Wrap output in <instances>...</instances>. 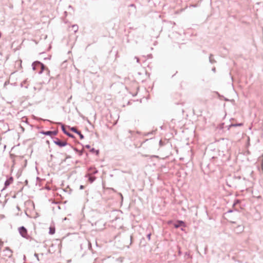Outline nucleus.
<instances>
[{
	"mask_svg": "<svg viewBox=\"0 0 263 263\" xmlns=\"http://www.w3.org/2000/svg\"><path fill=\"white\" fill-rule=\"evenodd\" d=\"M44 121H48V122H50V123H53L52 121H50L49 120H47V119H46V120H44Z\"/></svg>",
	"mask_w": 263,
	"mask_h": 263,
	"instance_id": "72a5a7b5",
	"label": "nucleus"
},
{
	"mask_svg": "<svg viewBox=\"0 0 263 263\" xmlns=\"http://www.w3.org/2000/svg\"><path fill=\"white\" fill-rule=\"evenodd\" d=\"M181 230L182 231H183V229L182 228H181Z\"/></svg>",
	"mask_w": 263,
	"mask_h": 263,
	"instance_id": "c03bdc74",
	"label": "nucleus"
},
{
	"mask_svg": "<svg viewBox=\"0 0 263 263\" xmlns=\"http://www.w3.org/2000/svg\"><path fill=\"white\" fill-rule=\"evenodd\" d=\"M1 196V195L0 194V197Z\"/></svg>",
	"mask_w": 263,
	"mask_h": 263,
	"instance_id": "de8ad7c7",
	"label": "nucleus"
},
{
	"mask_svg": "<svg viewBox=\"0 0 263 263\" xmlns=\"http://www.w3.org/2000/svg\"><path fill=\"white\" fill-rule=\"evenodd\" d=\"M99 221L97 222H95V224L96 225L97 223H98Z\"/></svg>",
	"mask_w": 263,
	"mask_h": 263,
	"instance_id": "79ce46f5",
	"label": "nucleus"
},
{
	"mask_svg": "<svg viewBox=\"0 0 263 263\" xmlns=\"http://www.w3.org/2000/svg\"><path fill=\"white\" fill-rule=\"evenodd\" d=\"M70 147H71V148H72V149H73L75 152H76L78 153V152H79V151L78 149H77V148L74 147H73V146H70Z\"/></svg>",
	"mask_w": 263,
	"mask_h": 263,
	"instance_id": "4be33fe9",
	"label": "nucleus"
},
{
	"mask_svg": "<svg viewBox=\"0 0 263 263\" xmlns=\"http://www.w3.org/2000/svg\"><path fill=\"white\" fill-rule=\"evenodd\" d=\"M70 130L73 133L78 134L79 136L80 139L82 140L84 138V135L81 133L80 131L78 130L76 127H71Z\"/></svg>",
	"mask_w": 263,
	"mask_h": 263,
	"instance_id": "39448f33",
	"label": "nucleus"
},
{
	"mask_svg": "<svg viewBox=\"0 0 263 263\" xmlns=\"http://www.w3.org/2000/svg\"><path fill=\"white\" fill-rule=\"evenodd\" d=\"M223 125H224V123H222L221 125H220V128H222L223 127Z\"/></svg>",
	"mask_w": 263,
	"mask_h": 263,
	"instance_id": "473e14b6",
	"label": "nucleus"
},
{
	"mask_svg": "<svg viewBox=\"0 0 263 263\" xmlns=\"http://www.w3.org/2000/svg\"><path fill=\"white\" fill-rule=\"evenodd\" d=\"M156 130H153L150 132L144 133L143 135L144 136H150L152 135H155L156 133Z\"/></svg>",
	"mask_w": 263,
	"mask_h": 263,
	"instance_id": "f8f14e48",
	"label": "nucleus"
},
{
	"mask_svg": "<svg viewBox=\"0 0 263 263\" xmlns=\"http://www.w3.org/2000/svg\"><path fill=\"white\" fill-rule=\"evenodd\" d=\"M90 152L92 153H95L96 155H98L99 154V150H96L94 148H91L90 149Z\"/></svg>",
	"mask_w": 263,
	"mask_h": 263,
	"instance_id": "2eb2a0df",
	"label": "nucleus"
},
{
	"mask_svg": "<svg viewBox=\"0 0 263 263\" xmlns=\"http://www.w3.org/2000/svg\"><path fill=\"white\" fill-rule=\"evenodd\" d=\"M6 252V256L10 257L12 256V251L8 247H7L4 250Z\"/></svg>",
	"mask_w": 263,
	"mask_h": 263,
	"instance_id": "1a4fd4ad",
	"label": "nucleus"
},
{
	"mask_svg": "<svg viewBox=\"0 0 263 263\" xmlns=\"http://www.w3.org/2000/svg\"><path fill=\"white\" fill-rule=\"evenodd\" d=\"M130 244L131 245L132 244V236H130Z\"/></svg>",
	"mask_w": 263,
	"mask_h": 263,
	"instance_id": "2f4dec72",
	"label": "nucleus"
},
{
	"mask_svg": "<svg viewBox=\"0 0 263 263\" xmlns=\"http://www.w3.org/2000/svg\"><path fill=\"white\" fill-rule=\"evenodd\" d=\"M83 189H84V186L83 185H81L80 186V190H83Z\"/></svg>",
	"mask_w": 263,
	"mask_h": 263,
	"instance_id": "c85d7f7f",
	"label": "nucleus"
},
{
	"mask_svg": "<svg viewBox=\"0 0 263 263\" xmlns=\"http://www.w3.org/2000/svg\"><path fill=\"white\" fill-rule=\"evenodd\" d=\"M58 133V130H53V131H51V130H48V131H42L41 132V134L44 135H46V136H50L52 139H53L54 138H53L52 137V136H56Z\"/></svg>",
	"mask_w": 263,
	"mask_h": 263,
	"instance_id": "20e7f679",
	"label": "nucleus"
},
{
	"mask_svg": "<svg viewBox=\"0 0 263 263\" xmlns=\"http://www.w3.org/2000/svg\"><path fill=\"white\" fill-rule=\"evenodd\" d=\"M55 228H51L50 227L49 228V233L51 235H53L55 233Z\"/></svg>",
	"mask_w": 263,
	"mask_h": 263,
	"instance_id": "f3484780",
	"label": "nucleus"
},
{
	"mask_svg": "<svg viewBox=\"0 0 263 263\" xmlns=\"http://www.w3.org/2000/svg\"><path fill=\"white\" fill-rule=\"evenodd\" d=\"M132 132V130H129V133H131Z\"/></svg>",
	"mask_w": 263,
	"mask_h": 263,
	"instance_id": "ea45409f",
	"label": "nucleus"
},
{
	"mask_svg": "<svg viewBox=\"0 0 263 263\" xmlns=\"http://www.w3.org/2000/svg\"><path fill=\"white\" fill-rule=\"evenodd\" d=\"M174 227L176 228H179L182 227H185L184 222L182 220H178L175 224Z\"/></svg>",
	"mask_w": 263,
	"mask_h": 263,
	"instance_id": "0eeeda50",
	"label": "nucleus"
},
{
	"mask_svg": "<svg viewBox=\"0 0 263 263\" xmlns=\"http://www.w3.org/2000/svg\"><path fill=\"white\" fill-rule=\"evenodd\" d=\"M233 210H229L227 212V213H232V212H233Z\"/></svg>",
	"mask_w": 263,
	"mask_h": 263,
	"instance_id": "7c9ffc66",
	"label": "nucleus"
},
{
	"mask_svg": "<svg viewBox=\"0 0 263 263\" xmlns=\"http://www.w3.org/2000/svg\"><path fill=\"white\" fill-rule=\"evenodd\" d=\"M178 253H179V254H180V255L181 254V251H179V252H178Z\"/></svg>",
	"mask_w": 263,
	"mask_h": 263,
	"instance_id": "e433bc0d",
	"label": "nucleus"
},
{
	"mask_svg": "<svg viewBox=\"0 0 263 263\" xmlns=\"http://www.w3.org/2000/svg\"><path fill=\"white\" fill-rule=\"evenodd\" d=\"M83 152H84L83 149L79 151L78 153H79V156H82L83 155Z\"/></svg>",
	"mask_w": 263,
	"mask_h": 263,
	"instance_id": "aec40b11",
	"label": "nucleus"
},
{
	"mask_svg": "<svg viewBox=\"0 0 263 263\" xmlns=\"http://www.w3.org/2000/svg\"><path fill=\"white\" fill-rule=\"evenodd\" d=\"M151 233H148V234H147L146 237L148 238V240H149L151 239Z\"/></svg>",
	"mask_w": 263,
	"mask_h": 263,
	"instance_id": "5701e85b",
	"label": "nucleus"
},
{
	"mask_svg": "<svg viewBox=\"0 0 263 263\" xmlns=\"http://www.w3.org/2000/svg\"><path fill=\"white\" fill-rule=\"evenodd\" d=\"M135 58L136 59L137 62L139 63V59L138 57H135Z\"/></svg>",
	"mask_w": 263,
	"mask_h": 263,
	"instance_id": "c756f323",
	"label": "nucleus"
},
{
	"mask_svg": "<svg viewBox=\"0 0 263 263\" xmlns=\"http://www.w3.org/2000/svg\"><path fill=\"white\" fill-rule=\"evenodd\" d=\"M18 232L22 237H23V238H26V239H28L29 236L28 235L27 230L25 227H24V226L20 227L18 228Z\"/></svg>",
	"mask_w": 263,
	"mask_h": 263,
	"instance_id": "f03ea898",
	"label": "nucleus"
},
{
	"mask_svg": "<svg viewBox=\"0 0 263 263\" xmlns=\"http://www.w3.org/2000/svg\"><path fill=\"white\" fill-rule=\"evenodd\" d=\"M34 255V256H35V257H36V258H37V260H39V258L38 254H36V253H35Z\"/></svg>",
	"mask_w": 263,
	"mask_h": 263,
	"instance_id": "a878e982",
	"label": "nucleus"
},
{
	"mask_svg": "<svg viewBox=\"0 0 263 263\" xmlns=\"http://www.w3.org/2000/svg\"><path fill=\"white\" fill-rule=\"evenodd\" d=\"M225 100H226V101H228V99H226H226H225Z\"/></svg>",
	"mask_w": 263,
	"mask_h": 263,
	"instance_id": "37998d69",
	"label": "nucleus"
},
{
	"mask_svg": "<svg viewBox=\"0 0 263 263\" xmlns=\"http://www.w3.org/2000/svg\"><path fill=\"white\" fill-rule=\"evenodd\" d=\"M88 122L89 124H90V122H89V120H88Z\"/></svg>",
	"mask_w": 263,
	"mask_h": 263,
	"instance_id": "49530a36",
	"label": "nucleus"
},
{
	"mask_svg": "<svg viewBox=\"0 0 263 263\" xmlns=\"http://www.w3.org/2000/svg\"><path fill=\"white\" fill-rule=\"evenodd\" d=\"M37 67H40L41 69L39 71V74H41L44 71L45 65L40 61H34L32 64V67L33 70H35Z\"/></svg>",
	"mask_w": 263,
	"mask_h": 263,
	"instance_id": "f257e3e1",
	"label": "nucleus"
},
{
	"mask_svg": "<svg viewBox=\"0 0 263 263\" xmlns=\"http://www.w3.org/2000/svg\"><path fill=\"white\" fill-rule=\"evenodd\" d=\"M159 142H160V144H161V140H160Z\"/></svg>",
	"mask_w": 263,
	"mask_h": 263,
	"instance_id": "a19ab883",
	"label": "nucleus"
},
{
	"mask_svg": "<svg viewBox=\"0 0 263 263\" xmlns=\"http://www.w3.org/2000/svg\"><path fill=\"white\" fill-rule=\"evenodd\" d=\"M3 245V242L0 240V248L2 247V246Z\"/></svg>",
	"mask_w": 263,
	"mask_h": 263,
	"instance_id": "cd10ccee",
	"label": "nucleus"
},
{
	"mask_svg": "<svg viewBox=\"0 0 263 263\" xmlns=\"http://www.w3.org/2000/svg\"><path fill=\"white\" fill-rule=\"evenodd\" d=\"M240 202L239 200H236L235 201L234 203H233V206H235L236 204L239 203Z\"/></svg>",
	"mask_w": 263,
	"mask_h": 263,
	"instance_id": "412c9836",
	"label": "nucleus"
},
{
	"mask_svg": "<svg viewBox=\"0 0 263 263\" xmlns=\"http://www.w3.org/2000/svg\"><path fill=\"white\" fill-rule=\"evenodd\" d=\"M88 171L90 172L91 175H95L98 173V171L95 167H90L88 168Z\"/></svg>",
	"mask_w": 263,
	"mask_h": 263,
	"instance_id": "9d476101",
	"label": "nucleus"
},
{
	"mask_svg": "<svg viewBox=\"0 0 263 263\" xmlns=\"http://www.w3.org/2000/svg\"><path fill=\"white\" fill-rule=\"evenodd\" d=\"M244 230V227L242 225H238L234 228V231L237 233H241Z\"/></svg>",
	"mask_w": 263,
	"mask_h": 263,
	"instance_id": "423d86ee",
	"label": "nucleus"
},
{
	"mask_svg": "<svg viewBox=\"0 0 263 263\" xmlns=\"http://www.w3.org/2000/svg\"><path fill=\"white\" fill-rule=\"evenodd\" d=\"M231 127H233V126H231V124L228 126H227L226 127L227 128V129L228 130H229L230 128Z\"/></svg>",
	"mask_w": 263,
	"mask_h": 263,
	"instance_id": "393cba45",
	"label": "nucleus"
},
{
	"mask_svg": "<svg viewBox=\"0 0 263 263\" xmlns=\"http://www.w3.org/2000/svg\"><path fill=\"white\" fill-rule=\"evenodd\" d=\"M22 130H24V128L23 127H22Z\"/></svg>",
	"mask_w": 263,
	"mask_h": 263,
	"instance_id": "58836bf2",
	"label": "nucleus"
},
{
	"mask_svg": "<svg viewBox=\"0 0 263 263\" xmlns=\"http://www.w3.org/2000/svg\"><path fill=\"white\" fill-rule=\"evenodd\" d=\"M185 255H188V256H189V255L187 254V252H186V253H185Z\"/></svg>",
	"mask_w": 263,
	"mask_h": 263,
	"instance_id": "4c0bfd02",
	"label": "nucleus"
},
{
	"mask_svg": "<svg viewBox=\"0 0 263 263\" xmlns=\"http://www.w3.org/2000/svg\"><path fill=\"white\" fill-rule=\"evenodd\" d=\"M217 94H218V96L220 97V95H219V94L218 93V92H217Z\"/></svg>",
	"mask_w": 263,
	"mask_h": 263,
	"instance_id": "a18cd8bd",
	"label": "nucleus"
},
{
	"mask_svg": "<svg viewBox=\"0 0 263 263\" xmlns=\"http://www.w3.org/2000/svg\"><path fill=\"white\" fill-rule=\"evenodd\" d=\"M235 178L237 179H238V180H240L241 178V176H237V177H235Z\"/></svg>",
	"mask_w": 263,
	"mask_h": 263,
	"instance_id": "bb28decb",
	"label": "nucleus"
},
{
	"mask_svg": "<svg viewBox=\"0 0 263 263\" xmlns=\"http://www.w3.org/2000/svg\"><path fill=\"white\" fill-rule=\"evenodd\" d=\"M212 71H213L214 72H215L216 69L215 67L212 68Z\"/></svg>",
	"mask_w": 263,
	"mask_h": 263,
	"instance_id": "f704fd0d",
	"label": "nucleus"
},
{
	"mask_svg": "<svg viewBox=\"0 0 263 263\" xmlns=\"http://www.w3.org/2000/svg\"><path fill=\"white\" fill-rule=\"evenodd\" d=\"M28 180H26L25 181V183H26V184H28Z\"/></svg>",
	"mask_w": 263,
	"mask_h": 263,
	"instance_id": "c9c22d12",
	"label": "nucleus"
},
{
	"mask_svg": "<svg viewBox=\"0 0 263 263\" xmlns=\"http://www.w3.org/2000/svg\"><path fill=\"white\" fill-rule=\"evenodd\" d=\"M86 177L88 178V180L90 183H92L96 179V177L91 175L90 174H87L85 176Z\"/></svg>",
	"mask_w": 263,
	"mask_h": 263,
	"instance_id": "6e6552de",
	"label": "nucleus"
},
{
	"mask_svg": "<svg viewBox=\"0 0 263 263\" xmlns=\"http://www.w3.org/2000/svg\"><path fill=\"white\" fill-rule=\"evenodd\" d=\"M213 55L212 54H210L209 56V62L211 64H214L216 63V61L213 59Z\"/></svg>",
	"mask_w": 263,
	"mask_h": 263,
	"instance_id": "4468645a",
	"label": "nucleus"
},
{
	"mask_svg": "<svg viewBox=\"0 0 263 263\" xmlns=\"http://www.w3.org/2000/svg\"><path fill=\"white\" fill-rule=\"evenodd\" d=\"M84 147L86 148L90 149V146L89 144H87V145H85Z\"/></svg>",
	"mask_w": 263,
	"mask_h": 263,
	"instance_id": "b1692460",
	"label": "nucleus"
},
{
	"mask_svg": "<svg viewBox=\"0 0 263 263\" xmlns=\"http://www.w3.org/2000/svg\"><path fill=\"white\" fill-rule=\"evenodd\" d=\"M53 143L59 146L60 147H63L68 145V143L66 141H62L58 138H53Z\"/></svg>",
	"mask_w": 263,
	"mask_h": 263,
	"instance_id": "7ed1b4c3",
	"label": "nucleus"
},
{
	"mask_svg": "<svg viewBox=\"0 0 263 263\" xmlns=\"http://www.w3.org/2000/svg\"><path fill=\"white\" fill-rule=\"evenodd\" d=\"M66 135L68 136L69 137H70L72 138H74V136L73 134L70 133L69 132L68 133H67V134Z\"/></svg>",
	"mask_w": 263,
	"mask_h": 263,
	"instance_id": "6ab92c4d",
	"label": "nucleus"
},
{
	"mask_svg": "<svg viewBox=\"0 0 263 263\" xmlns=\"http://www.w3.org/2000/svg\"><path fill=\"white\" fill-rule=\"evenodd\" d=\"M57 124L61 125L62 130L65 135H67V133H69L68 131L66 130V128L64 127V125L61 122H58Z\"/></svg>",
	"mask_w": 263,
	"mask_h": 263,
	"instance_id": "ddd939ff",
	"label": "nucleus"
},
{
	"mask_svg": "<svg viewBox=\"0 0 263 263\" xmlns=\"http://www.w3.org/2000/svg\"><path fill=\"white\" fill-rule=\"evenodd\" d=\"M243 124L242 123H237V124H231V126H233V127H236V126H242Z\"/></svg>",
	"mask_w": 263,
	"mask_h": 263,
	"instance_id": "a211bd4d",
	"label": "nucleus"
},
{
	"mask_svg": "<svg viewBox=\"0 0 263 263\" xmlns=\"http://www.w3.org/2000/svg\"><path fill=\"white\" fill-rule=\"evenodd\" d=\"M13 181V178L12 177H10L9 179H8L5 182V187H7L10 185V184Z\"/></svg>",
	"mask_w": 263,
	"mask_h": 263,
	"instance_id": "9b49d317",
	"label": "nucleus"
},
{
	"mask_svg": "<svg viewBox=\"0 0 263 263\" xmlns=\"http://www.w3.org/2000/svg\"><path fill=\"white\" fill-rule=\"evenodd\" d=\"M71 28H72V30L74 32H77V31L78 30V28H79L78 26L77 25H73L71 26Z\"/></svg>",
	"mask_w": 263,
	"mask_h": 263,
	"instance_id": "dca6fc26",
	"label": "nucleus"
}]
</instances>
